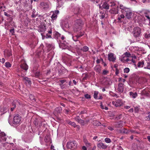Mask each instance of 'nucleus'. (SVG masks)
I'll return each instance as SVG.
<instances>
[{"label": "nucleus", "instance_id": "obj_1", "mask_svg": "<svg viewBox=\"0 0 150 150\" xmlns=\"http://www.w3.org/2000/svg\"><path fill=\"white\" fill-rule=\"evenodd\" d=\"M120 7L121 13L125 14L126 17L127 19L130 18L132 14V11L130 9L125 7L122 5H120Z\"/></svg>", "mask_w": 150, "mask_h": 150}, {"label": "nucleus", "instance_id": "obj_2", "mask_svg": "<svg viewBox=\"0 0 150 150\" xmlns=\"http://www.w3.org/2000/svg\"><path fill=\"white\" fill-rule=\"evenodd\" d=\"M132 33L135 38L140 37L142 35L141 29L139 27H135L133 29Z\"/></svg>", "mask_w": 150, "mask_h": 150}, {"label": "nucleus", "instance_id": "obj_3", "mask_svg": "<svg viewBox=\"0 0 150 150\" xmlns=\"http://www.w3.org/2000/svg\"><path fill=\"white\" fill-rule=\"evenodd\" d=\"M77 146V144L74 141L68 142L67 145V148L70 149L72 150H74L76 149Z\"/></svg>", "mask_w": 150, "mask_h": 150}, {"label": "nucleus", "instance_id": "obj_4", "mask_svg": "<svg viewBox=\"0 0 150 150\" xmlns=\"http://www.w3.org/2000/svg\"><path fill=\"white\" fill-rule=\"evenodd\" d=\"M83 25L81 19L77 20L74 27V31L77 32L79 29H80Z\"/></svg>", "mask_w": 150, "mask_h": 150}, {"label": "nucleus", "instance_id": "obj_5", "mask_svg": "<svg viewBox=\"0 0 150 150\" xmlns=\"http://www.w3.org/2000/svg\"><path fill=\"white\" fill-rule=\"evenodd\" d=\"M21 121V117L19 115L17 114L13 117L12 123L14 125H17Z\"/></svg>", "mask_w": 150, "mask_h": 150}, {"label": "nucleus", "instance_id": "obj_6", "mask_svg": "<svg viewBox=\"0 0 150 150\" xmlns=\"http://www.w3.org/2000/svg\"><path fill=\"white\" fill-rule=\"evenodd\" d=\"M108 1L109 4V7L110 6L112 7L111 10L113 11H117L118 10L117 7H116V9L115 8L116 6L115 3L112 0H109Z\"/></svg>", "mask_w": 150, "mask_h": 150}, {"label": "nucleus", "instance_id": "obj_7", "mask_svg": "<svg viewBox=\"0 0 150 150\" xmlns=\"http://www.w3.org/2000/svg\"><path fill=\"white\" fill-rule=\"evenodd\" d=\"M112 103L116 107H120L123 104L122 100L120 99L117 100L115 101H112Z\"/></svg>", "mask_w": 150, "mask_h": 150}, {"label": "nucleus", "instance_id": "obj_8", "mask_svg": "<svg viewBox=\"0 0 150 150\" xmlns=\"http://www.w3.org/2000/svg\"><path fill=\"white\" fill-rule=\"evenodd\" d=\"M20 105L19 102L18 100H15L12 103L11 107V111H13L15 108L16 107V105Z\"/></svg>", "mask_w": 150, "mask_h": 150}, {"label": "nucleus", "instance_id": "obj_9", "mask_svg": "<svg viewBox=\"0 0 150 150\" xmlns=\"http://www.w3.org/2000/svg\"><path fill=\"white\" fill-rule=\"evenodd\" d=\"M108 60L110 61L114 62L116 60V57L114 56V54L113 53H109L108 55Z\"/></svg>", "mask_w": 150, "mask_h": 150}, {"label": "nucleus", "instance_id": "obj_10", "mask_svg": "<svg viewBox=\"0 0 150 150\" xmlns=\"http://www.w3.org/2000/svg\"><path fill=\"white\" fill-rule=\"evenodd\" d=\"M40 5L42 8L45 10H46L49 8V4L46 2H42L40 4Z\"/></svg>", "mask_w": 150, "mask_h": 150}, {"label": "nucleus", "instance_id": "obj_11", "mask_svg": "<svg viewBox=\"0 0 150 150\" xmlns=\"http://www.w3.org/2000/svg\"><path fill=\"white\" fill-rule=\"evenodd\" d=\"M124 84L122 83H120L118 84L117 90L119 93H122L124 90Z\"/></svg>", "mask_w": 150, "mask_h": 150}, {"label": "nucleus", "instance_id": "obj_12", "mask_svg": "<svg viewBox=\"0 0 150 150\" xmlns=\"http://www.w3.org/2000/svg\"><path fill=\"white\" fill-rule=\"evenodd\" d=\"M121 61L123 62H129V61H131V58H129L123 54L122 56Z\"/></svg>", "mask_w": 150, "mask_h": 150}, {"label": "nucleus", "instance_id": "obj_13", "mask_svg": "<svg viewBox=\"0 0 150 150\" xmlns=\"http://www.w3.org/2000/svg\"><path fill=\"white\" fill-rule=\"evenodd\" d=\"M109 4L108 1L104 2L102 5L103 9L106 10L109 9Z\"/></svg>", "mask_w": 150, "mask_h": 150}, {"label": "nucleus", "instance_id": "obj_14", "mask_svg": "<svg viewBox=\"0 0 150 150\" xmlns=\"http://www.w3.org/2000/svg\"><path fill=\"white\" fill-rule=\"evenodd\" d=\"M46 30L45 26L44 25H41L39 26L38 31L40 32H44Z\"/></svg>", "mask_w": 150, "mask_h": 150}, {"label": "nucleus", "instance_id": "obj_15", "mask_svg": "<svg viewBox=\"0 0 150 150\" xmlns=\"http://www.w3.org/2000/svg\"><path fill=\"white\" fill-rule=\"evenodd\" d=\"M98 147L100 149H105L107 147V146L102 142H99L98 144Z\"/></svg>", "mask_w": 150, "mask_h": 150}, {"label": "nucleus", "instance_id": "obj_16", "mask_svg": "<svg viewBox=\"0 0 150 150\" xmlns=\"http://www.w3.org/2000/svg\"><path fill=\"white\" fill-rule=\"evenodd\" d=\"M34 124L35 126H40L41 125V122L40 119L36 118L34 120Z\"/></svg>", "mask_w": 150, "mask_h": 150}, {"label": "nucleus", "instance_id": "obj_17", "mask_svg": "<svg viewBox=\"0 0 150 150\" xmlns=\"http://www.w3.org/2000/svg\"><path fill=\"white\" fill-rule=\"evenodd\" d=\"M20 67L21 69L26 71L28 69V65L25 63L21 64L20 65Z\"/></svg>", "mask_w": 150, "mask_h": 150}, {"label": "nucleus", "instance_id": "obj_18", "mask_svg": "<svg viewBox=\"0 0 150 150\" xmlns=\"http://www.w3.org/2000/svg\"><path fill=\"white\" fill-rule=\"evenodd\" d=\"M8 110V108H6V107H5L4 106H2L1 108V109L0 110L1 112L2 113L1 114H2L6 112Z\"/></svg>", "mask_w": 150, "mask_h": 150}, {"label": "nucleus", "instance_id": "obj_19", "mask_svg": "<svg viewBox=\"0 0 150 150\" xmlns=\"http://www.w3.org/2000/svg\"><path fill=\"white\" fill-rule=\"evenodd\" d=\"M6 134L4 132H1L0 133V138L2 139L4 141H6V138L5 137L6 136Z\"/></svg>", "mask_w": 150, "mask_h": 150}, {"label": "nucleus", "instance_id": "obj_20", "mask_svg": "<svg viewBox=\"0 0 150 150\" xmlns=\"http://www.w3.org/2000/svg\"><path fill=\"white\" fill-rule=\"evenodd\" d=\"M130 96L134 98H135L137 96V94L136 92L133 93L132 92L129 93Z\"/></svg>", "mask_w": 150, "mask_h": 150}, {"label": "nucleus", "instance_id": "obj_21", "mask_svg": "<svg viewBox=\"0 0 150 150\" xmlns=\"http://www.w3.org/2000/svg\"><path fill=\"white\" fill-rule=\"evenodd\" d=\"M67 122L68 124L74 127H75L77 126L74 122H72L70 120H67Z\"/></svg>", "mask_w": 150, "mask_h": 150}, {"label": "nucleus", "instance_id": "obj_22", "mask_svg": "<svg viewBox=\"0 0 150 150\" xmlns=\"http://www.w3.org/2000/svg\"><path fill=\"white\" fill-rule=\"evenodd\" d=\"M101 67L99 65H97L94 67V70L97 72H100V71Z\"/></svg>", "mask_w": 150, "mask_h": 150}, {"label": "nucleus", "instance_id": "obj_23", "mask_svg": "<svg viewBox=\"0 0 150 150\" xmlns=\"http://www.w3.org/2000/svg\"><path fill=\"white\" fill-rule=\"evenodd\" d=\"M44 141L46 142H50L51 141L50 137L49 136H46L44 138Z\"/></svg>", "mask_w": 150, "mask_h": 150}, {"label": "nucleus", "instance_id": "obj_24", "mask_svg": "<svg viewBox=\"0 0 150 150\" xmlns=\"http://www.w3.org/2000/svg\"><path fill=\"white\" fill-rule=\"evenodd\" d=\"M24 79L25 81V83H28V84L30 85L31 81L29 78L25 77L24 78Z\"/></svg>", "mask_w": 150, "mask_h": 150}, {"label": "nucleus", "instance_id": "obj_25", "mask_svg": "<svg viewBox=\"0 0 150 150\" xmlns=\"http://www.w3.org/2000/svg\"><path fill=\"white\" fill-rule=\"evenodd\" d=\"M88 50V47L86 46H84L81 49V50L83 52H86Z\"/></svg>", "mask_w": 150, "mask_h": 150}, {"label": "nucleus", "instance_id": "obj_26", "mask_svg": "<svg viewBox=\"0 0 150 150\" xmlns=\"http://www.w3.org/2000/svg\"><path fill=\"white\" fill-rule=\"evenodd\" d=\"M82 36V35H77L75 36H73L72 37V39L74 41H77V39L78 38H79L80 37Z\"/></svg>", "mask_w": 150, "mask_h": 150}, {"label": "nucleus", "instance_id": "obj_27", "mask_svg": "<svg viewBox=\"0 0 150 150\" xmlns=\"http://www.w3.org/2000/svg\"><path fill=\"white\" fill-rule=\"evenodd\" d=\"M144 36L146 38L149 39L150 38V34L149 32H147L144 33Z\"/></svg>", "mask_w": 150, "mask_h": 150}, {"label": "nucleus", "instance_id": "obj_28", "mask_svg": "<svg viewBox=\"0 0 150 150\" xmlns=\"http://www.w3.org/2000/svg\"><path fill=\"white\" fill-rule=\"evenodd\" d=\"M144 64V62H139L138 63L137 67H142Z\"/></svg>", "mask_w": 150, "mask_h": 150}, {"label": "nucleus", "instance_id": "obj_29", "mask_svg": "<svg viewBox=\"0 0 150 150\" xmlns=\"http://www.w3.org/2000/svg\"><path fill=\"white\" fill-rule=\"evenodd\" d=\"M98 92L96 91H95L94 92L93 97L94 98L97 99L98 98Z\"/></svg>", "mask_w": 150, "mask_h": 150}, {"label": "nucleus", "instance_id": "obj_30", "mask_svg": "<svg viewBox=\"0 0 150 150\" xmlns=\"http://www.w3.org/2000/svg\"><path fill=\"white\" fill-rule=\"evenodd\" d=\"M123 54L125 56H126L129 58H131V55L129 52H126Z\"/></svg>", "mask_w": 150, "mask_h": 150}, {"label": "nucleus", "instance_id": "obj_31", "mask_svg": "<svg viewBox=\"0 0 150 150\" xmlns=\"http://www.w3.org/2000/svg\"><path fill=\"white\" fill-rule=\"evenodd\" d=\"M4 54H6L8 57H10L12 55V53L11 51L8 50L5 52Z\"/></svg>", "mask_w": 150, "mask_h": 150}, {"label": "nucleus", "instance_id": "obj_32", "mask_svg": "<svg viewBox=\"0 0 150 150\" xmlns=\"http://www.w3.org/2000/svg\"><path fill=\"white\" fill-rule=\"evenodd\" d=\"M122 132L125 134L129 133V130H127V129L124 128L122 130Z\"/></svg>", "mask_w": 150, "mask_h": 150}, {"label": "nucleus", "instance_id": "obj_33", "mask_svg": "<svg viewBox=\"0 0 150 150\" xmlns=\"http://www.w3.org/2000/svg\"><path fill=\"white\" fill-rule=\"evenodd\" d=\"M100 106L101 108L102 109H105V110H108V108L103 105L102 103H100Z\"/></svg>", "mask_w": 150, "mask_h": 150}, {"label": "nucleus", "instance_id": "obj_34", "mask_svg": "<svg viewBox=\"0 0 150 150\" xmlns=\"http://www.w3.org/2000/svg\"><path fill=\"white\" fill-rule=\"evenodd\" d=\"M11 65L9 62H6L5 63V66L7 68L10 67Z\"/></svg>", "mask_w": 150, "mask_h": 150}, {"label": "nucleus", "instance_id": "obj_35", "mask_svg": "<svg viewBox=\"0 0 150 150\" xmlns=\"http://www.w3.org/2000/svg\"><path fill=\"white\" fill-rule=\"evenodd\" d=\"M57 17V15L55 13H53L51 16V18L53 20L56 19Z\"/></svg>", "mask_w": 150, "mask_h": 150}, {"label": "nucleus", "instance_id": "obj_36", "mask_svg": "<svg viewBox=\"0 0 150 150\" xmlns=\"http://www.w3.org/2000/svg\"><path fill=\"white\" fill-rule=\"evenodd\" d=\"M105 142L107 143H110L111 142L110 139L108 138H106L105 139Z\"/></svg>", "mask_w": 150, "mask_h": 150}, {"label": "nucleus", "instance_id": "obj_37", "mask_svg": "<svg viewBox=\"0 0 150 150\" xmlns=\"http://www.w3.org/2000/svg\"><path fill=\"white\" fill-rule=\"evenodd\" d=\"M29 97L30 99V100H34V101H35V98L34 96L32 94H30L29 96Z\"/></svg>", "mask_w": 150, "mask_h": 150}, {"label": "nucleus", "instance_id": "obj_38", "mask_svg": "<svg viewBox=\"0 0 150 150\" xmlns=\"http://www.w3.org/2000/svg\"><path fill=\"white\" fill-rule=\"evenodd\" d=\"M124 18V15L123 14H121L120 16L118 17V19L119 21H120L121 19H123Z\"/></svg>", "mask_w": 150, "mask_h": 150}, {"label": "nucleus", "instance_id": "obj_39", "mask_svg": "<svg viewBox=\"0 0 150 150\" xmlns=\"http://www.w3.org/2000/svg\"><path fill=\"white\" fill-rule=\"evenodd\" d=\"M61 108L60 107H58L56 108L55 109V111H57V113H59L60 112V111Z\"/></svg>", "mask_w": 150, "mask_h": 150}, {"label": "nucleus", "instance_id": "obj_40", "mask_svg": "<svg viewBox=\"0 0 150 150\" xmlns=\"http://www.w3.org/2000/svg\"><path fill=\"white\" fill-rule=\"evenodd\" d=\"M129 71V69L128 68H126L124 69V72L128 73Z\"/></svg>", "mask_w": 150, "mask_h": 150}, {"label": "nucleus", "instance_id": "obj_41", "mask_svg": "<svg viewBox=\"0 0 150 150\" xmlns=\"http://www.w3.org/2000/svg\"><path fill=\"white\" fill-rule=\"evenodd\" d=\"M129 133L131 132V133H134V134L138 133L137 132L135 131V130H134L132 129L129 130Z\"/></svg>", "mask_w": 150, "mask_h": 150}, {"label": "nucleus", "instance_id": "obj_42", "mask_svg": "<svg viewBox=\"0 0 150 150\" xmlns=\"http://www.w3.org/2000/svg\"><path fill=\"white\" fill-rule=\"evenodd\" d=\"M84 96L87 99H89L91 98L90 95L88 94H85L84 95Z\"/></svg>", "mask_w": 150, "mask_h": 150}, {"label": "nucleus", "instance_id": "obj_43", "mask_svg": "<svg viewBox=\"0 0 150 150\" xmlns=\"http://www.w3.org/2000/svg\"><path fill=\"white\" fill-rule=\"evenodd\" d=\"M75 120L76 121L78 122H79V121H80L81 119L79 117H76L74 118Z\"/></svg>", "mask_w": 150, "mask_h": 150}, {"label": "nucleus", "instance_id": "obj_44", "mask_svg": "<svg viewBox=\"0 0 150 150\" xmlns=\"http://www.w3.org/2000/svg\"><path fill=\"white\" fill-rule=\"evenodd\" d=\"M139 110V108L138 107H136L134 108V111L135 112H138Z\"/></svg>", "mask_w": 150, "mask_h": 150}, {"label": "nucleus", "instance_id": "obj_45", "mask_svg": "<svg viewBox=\"0 0 150 150\" xmlns=\"http://www.w3.org/2000/svg\"><path fill=\"white\" fill-rule=\"evenodd\" d=\"M40 75V72L38 71H37L35 73V77H39Z\"/></svg>", "mask_w": 150, "mask_h": 150}, {"label": "nucleus", "instance_id": "obj_46", "mask_svg": "<svg viewBox=\"0 0 150 150\" xmlns=\"http://www.w3.org/2000/svg\"><path fill=\"white\" fill-rule=\"evenodd\" d=\"M95 122L96 123V126H100L101 124L98 121H95Z\"/></svg>", "mask_w": 150, "mask_h": 150}, {"label": "nucleus", "instance_id": "obj_47", "mask_svg": "<svg viewBox=\"0 0 150 150\" xmlns=\"http://www.w3.org/2000/svg\"><path fill=\"white\" fill-rule=\"evenodd\" d=\"M84 142L86 144V145H89V143H88V142L87 140L85 139H83Z\"/></svg>", "mask_w": 150, "mask_h": 150}, {"label": "nucleus", "instance_id": "obj_48", "mask_svg": "<svg viewBox=\"0 0 150 150\" xmlns=\"http://www.w3.org/2000/svg\"><path fill=\"white\" fill-rule=\"evenodd\" d=\"M10 32L11 33L12 35H14V29L13 28L11 29L10 30Z\"/></svg>", "mask_w": 150, "mask_h": 150}, {"label": "nucleus", "instance_id": "obj_49", "mask_svg": "<svg viewBox=\"0 0 150 150\" xmlns=\"http://www.w3.org/2000/svg\"><path fill=\"white\" fill-rule=\"evenodd\" d=\"M129 62L128 63H131L132 62L133 63H135V60L133 59V58H131V61H129Z\"/></svg>", "mask_w": 150, "mask_h": 150}, {"label": "nucleus", "instance_id": "obj_50", "mask_svg": "<svg viewBox=\"0 0 150 150\" xmlns=\"http://www.w3.org/2000/svg\"><path fill=\"white\" fill-rule=\"evenodd\" d=\"M52 37H51V35L50 34H46V38H51Z\"/></svg>", "mask_w": 150, "mask_h": 150}, {"label": "nucleus", "instance_id": "obj_51", "mask_svg": "<svg viewBox=\"0 0 150 150\" xmlns=\"http://www.w3.org/2000/svg\"><path fill=\"white\" fill-rule=\"evenodd\" d=\"M108 73V71L106 70H103V74L104 75H106Z\"/></svg>", "mask_w": 150, "mask_h": 150}, {"label": "nucleus", "instance_id": "obj_52", "mask_svg": "<svg viewBox=\"0 0 150 150\" xmlns=\"http://www.w3.org/2000/svg\"><path fill=\"white\" fill-rule=\"evenodd\" d=\"M108 128L109 129L110 131H112L114 129L111 126H108Z\"/></svg>", "mask_w": 150, "mask_h": 150}, {"label": "nucleus", "instance_id": "obj_53", "mask_svg": "<svg viewBox=\"0 0 150 150\" xmlns=\"http://www.w3.org/2000/svg\"><path fill=\"white\" fill-rule=\"evenodd\" d=\"M119 73V70L118 69H115V74L116 75H117Z\"/></svg>", "mask_w": 150, "mask_h": 150}, {"label": "nucleus", "instance_id": "obj_54", "mask_svg": "<svg viewBox=\"0 0 150 150\" xmlns=\"http://www.w3.org/2000/svg\"><path fill=\"white\" fill-rule=\"evenodd\" d=\"M4 14L5 16H6L8 17H10L11 16V15L8 14L6 12H4Z\"/></svg>", "mask_w": 150, "mask_h": 150}, {"label": "nucleus", "instance_id": "obj_55", "mask_svg": "<svg viewBox=\"0 0 150 150\" xmlns=\"http://www.w3.org/2000/svg\"><path fill=\"white\" fill-rule=\"evenodd\" d=\"M105 15H101L100 16V17L101 19H103L105 17Z\"/></svg>", "mask_w": 150, "mask_h": 150}, {"label": "nucleus", "instance_id": "obj_56", "mask_svg": "<svg viewBox=\"0 0 150 150\" xmlns=\"http://www.w3.org/2000/svg\"><path fill=\"white\" fill-rule=\"evenodd\" d=\"M146 67L147 69H150V63H148Z\"/></svg>", "mask_w": 150, "mask_h": 150}, {"label": "nucleus", "instance_id": "obj_57", "mask_svg": "<svg viewBox=\"0 0 150 150\" xmlns=\"http://www.w3.org/2000/svg\"><path fill=\"white\" fill-rule=\"evenodd\" d=\"M69 85L70 86H73V83L71 82V81H70L69 82Z\"/></svg>", "mask_w": 150, "mask_h": 150}, {"label": "nucleus", "instance_id": "obj_58", "mask_svg": "<svg viewBox=\"0 0 150 150\" xmlns=\"http://www.w3.org/2000/svg\"><path fill=\"white\" fill-rule=\"evenodd\" d=\"M60 81L62 83V84L63 83H64L66 81V80H60Z\"/></svg>", "mask_w": 150, "mask_h": 150}, {"label": "nucleus", "instance_id": "obj_59", "mask_svg": "<svg viewBox=\"0 0 150 150\" xmlns=\"http://www.w3.org/2000/svg\"><path fill=\"white\" fill-rule=\"evenodd\" d=\"M5 61V59L4 58H2L1 60V62L2 64L4 63Z\"/></svg>", "mask_w": 150, "mask_h": 150}, {"label": "nucleus", "instance_id": "obj_60", "mask_svg": "<svg viewBox=\"0 0 150 150\" xmlns=\"http://www.w3.org/2000/svg\"><path fill=\"white\" fill-rule=\"evenodd\" d=\"M99 95H100V96H99V97L97 99H102L103 97H102V96L100 94Z\"/></svg>", "mask_w": 150, "mask_h": 150}, {"label": "nucleus", "instance_id": "obj_61", "mask_svg": "<svg viewBox=\"0 0 150 150\" xmlns=\"http://www.w3.org/2000/svg\"><path fill=\"white\" fill-rule=\"evenodd\" d=\"M146 118L148 120H150V114L146 117Z\"/></svg>", "mask_w": 150, "mask_h": 150}, {"label": "nucleus", "instance_id": "obj_62", "mask_svg": "<svg viewBox=\"0 0 150 150\" xmlns=\"http://www.w3.org/2000/svg\"><path fill=\"white\" fill-rule=\"evenodd\" d=\"M131 58H133V59H135L136 58V57L135 55H131Z\"/></svg>", "mask_w": 150, "mask_h": 150}, {"label": "nucleus", "instance_id": "obj_63", "mask_svg": "<svg viewBox=\"0 0 150 150\" xmlns=\"http://www.w3.org/2000/svg\"><path fill=\"white\" fill-rule=\"evenodd\" d=\"M84 122L83 120H82L81 119L80 121H79V123L81 124H83Z\"/></svg>", "mask_w": 150, "mask_h": 150}, {"label": "nucleus", "instance_id": "obj_64", "mask_svg": "<svg viewBox=\"0 0 150 150\" xmlns=\"http://www.w3.org/2000/svg\"><path fill=\"white\" fill-rule=\"evenodd\" d=\"M82 149L83 150H86L87 148L85 146H83L82 147Z\"/></svg>", "mask_w": 150, "mask_h": 150}]
</instances>
